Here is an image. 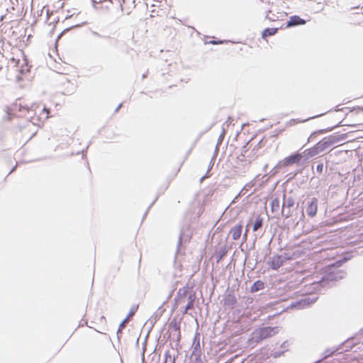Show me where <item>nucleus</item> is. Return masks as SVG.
I'll use <instances>...</instances> for the list:
<instances>
[{
    "label": "nucleus",
    "mask_w": 363,
    "mask_h": 363,
    "mask_svg": "<svg viewBox=\"0 0 363 363\" xmlns=\"http://www.w3.org/2000/svg\"><path fill=\"white\" fill-rule=\"evenodd\" d=\"M30 108L25 104L24 101L21 99H17L7 106L6 110V119L9 121L14 118L23 117L26 114L30 113Z\"/></svg>",
    "instance_id": "f257e3e1"
},
{
    "label": "nucleus",
    "mask_w": 363,
    "mask_h": 363,
    "mask_svg": "<svg viewBox=\"0 0 363 363\" xmlns=\"http://www.w3.org/2000/svg\"><path fill=\"white\" fill-rule=\"evenodd\" d=\"M30 108V112L28 113L30 118V121L36 126H40L49 118L50 109L45 107H40L36 106L35 108Z\"/></svg>",
    "instance_id": "f03ea898"
},
{
    "label": "nucleus",
    "mask_w": 363,
    "mask_h": 363,
    "mask_svg": "<svg viewBox=\"0 0 363 363\" xmlns=\"http://www.w3.org/2000/svg\"><path fill=\"white\" fill-rule=\"evenodd\" d=\"M36 127L30 120H27L24 123L18 125L19 133L21 137L30 139L37 133Z\"/></svg>",
    "instance_id": "7ed1b4c3"
},
{
    "label": "nucleus",
    "mask_w": 363,
    "mask_h": 363,
    "mask_svg": "<svg viewBox=\"0 0 363 363\" xmlns=\"http://www.w3.org/2000/svg\"><path fill=\"white\" fill-rule=\"evenodd\" d=\"M279 331L278 327H264L260 328L257 332L258 337L260 339H266L277 334Z\"/></svg>",
    "instance_id": "20e7f679"
},
{
    "label": "nucleus",
    "mask_w": 363,
    "mask_h": 363,
    "mask_svg": "<svg viewBox=\"0 0 363 363\" xmlns=\"http://www.w3.org/2000/svg\"><path fill=\"white\" fill-rule=\"evenodd\" d=\"M306 211L310 217H314L316 215L318 211V199L316 198H313L308 202Z\"/></svg>",
    "instance_id": "39448f33"
},
{
    "label": "nucleus",
    "mask_w": 363,
    "mask_h": 363,
    "mask_svg": "<svg viewBox=\"0 0 363 363\" xmlns=\"http://www.w3.org/2000/svg\"><path fill=\"white\" fill-rule=\"evenodd\" d=\"M284 263V259L281 255L273 256L271 260L268 262L269 265L272 269L277 270Z\"/></svg>",
    "instance_id": "423d86ee"
},
{
    "label": "nucleus",
    "mask_w": 363,
    "mask_h": 363,
    "mask_svg": "<svg viewBox=\"0 0 363 363\" xmlns=\"http://www.w3.org/2000/svg\"><path fill=\"white\" fill-rule=\"evenodd\" d=\"M306 23V21L300 18L298 16H292L290 17L289 21L287 22L286 28L303 25Z\"/></svg>",
    "instance_id": "0eeeda50"
},
{
    "label": "nucleus",
    "mask_w": 363,
    "mask_h": 363,
    "mask_svg": "<svg viewBox=\"0 0 363 363\" xmlns=\"http://www.w3.org/2000/svg\"><path fill=\"white\" fill-rule=\"evenodd\" d=\"M242 224L235 225L230 229V233L231 234L233 240H237L240 238L241 233H242Z\"/></svg>",
    "instance_id": "6e6552de"
},
{
    "label": "nucleus",
    "mask_w": 363,
    "mask_h": 363,
    "mask_svg": "<svg viewBox=\"0 0 363 363\" xmlns=\"http://www.w3.org/2000/svg\"><path fill=\"white\" fill-rule=\"evenodd\" d=\"M278 31L277 28H265L262 33V38H266L269 36L275 35Z\"/></svg>",
    "instance_id": "1a4fd4ad"
},
{
    "label": "nucleus",
    "mask_w": 363,
    "mask_h": 363,
    "mask_svg": "<svg viewBox=\"0 0 363 363\" xmlns=\"http://www.w3.org/2000/svg\"><path fill=\"white\" fill-rule=\"evenodd\" d=\"M263 219L260 215H258L256 218V220L253 224L252 230L254 232L257 231L262 226Z\"/></svg>",
    "instance_id": "9d476101"
},
{
    "label": "nucleus",
    "mask_w": 363,
    "mask_h": 363,
    "mask_svg": "<svg viewBox=\"0 0 363 363\" xmlns=\"http://www.w3.org/2000/svg\"><path fill=\"white\" fill-rule=\"evenodd\" d=\"M323 145L324 144H320V143H318L315 147L309 150L308 154L311 156L315 155L318 152L322 151L323 150Z\"/></svg>",
    "instance_id": "9b49d317"
},
{
    "label": "nucleus",
    "mask_w": 363,
    "mask_h": 363,
    "mask_svg": "<svg viewBox=\"0 0 363 363\" xmlns=\"http://www.w3.org/2000/svg\"><path fill=\"white\" fill-rule=\"evenodd\" d=\"M264 288V284L261 281H257L252 286V291H257Z\"/></svg>",
    "instance_id": "f8f14e48"
},
{
    "label": "nucleus",
    "mask_w": 363,
    "mask_h": 363,
    "mask_svg": "<svg viewBox=\"0 0 363 363\" xmlns=\"http://www.w3.org/2000/svg\"><path fill=\"white\" fill-rule=\"evenodd\" d=\"M194 298H193L192 296H190L189 297V303H187L186 306L185 307L184 313H186L189 310H191L194 308Z\"/></svg>",
    "instance_id": "ddd939ff"
},
{
    "label": "nucleus",
    "mask_w": 363,
    "mask_h": 363,
    "mask_svg": "<svg viewBox=\"0 0 363 363\" xmlns=\"http://www.w3.org/2000/svg\"><path fill=\"white\" fill-rule=\"evenodd\" d=\"M138 306H133L127 316V318L129 319L130 318H131L132 316L134 315V314L135 313V312L138 311Z\"/></svg>",
    "instance_id": "4468645a"
},
{
    "label": "nucleus",
    "mask_w": 363,
    "mask_h": 363,
    "mask_svg": "<svg viewBox=\"0 0 363 363\" xmlns=\"http://www.w3.org/2000/svg\"><path fill=\"white\" fill-rule=\"evenodd\" d=\"M316 170L319 173H322L323 170V164H319L317 165Z\"/></svg>",
    "instance_id": "2eb2a0df"
},
{
    "label": "nucleus",
    "mask_w": 363,
    "mask_h": 363,
    "mask_svg": "<svg viewBox=\"0 0 363 363\" xmlns=\"http://www.w3.org/2000/svg\"><path fill=\"white\" fill-rule=\"evenodd\" d=\"M321 133V131H320V132H315V133H312V134L310 135V137H309V140H313L315 138V136H316L318 133Z\"/></svg>",
    "instance_id": "dca6fc26"
},
{
    "label": "nucleus",
    "mask_w": 363,
    "mask_h": 363,
    "mask_svg": "<svg viewBox=\"0 0 363 363\" xmlns=\"http://www.w3.org/2000/svg\"><path fill=\"white\" fill-rule=\"evenodd\" d=\"M11 61L15 64V65H18L19 62V60H16L13 57L11 58Z\"/></svg>",
    "instance_id": "f3484780"
},
{
    "label": "nucleus",
    "mask_w": 363,
    "mask_h": 363,
    "mask_svg": "<svg viewBox=\"0 0 363 363\" xmlns=\"http://www.w3.org/2000/svg\"><path fill=\"white\" fill-rule=\"evenodd\" d=\"M248 227H249V223L246 226L245 232V234H244V238H245V240L247 238V233H248V230H249Z\"/></svg>",
    "instance_id": "a211bd4d"
},
{
    "label": "nucleus",
    "mask_w": 363,
    "mask_h": 363,
    "mask_svg": "<svg viewBox=\"0 0 363 363\" xmlns=\"http://www.w3.org/2000/svg\"><path fill=\"white\" fill-rule=\"evenodd\" d=\"M128 320V319L126 318L123 323L121 324L120 327L123 328L125 326V323Z\"/></svg>",
    "instance_id": "6ab92c4d"
},
{
    "label": "nucleus",
    "mask_w": 363,
    "mask_h": 363,
    "mask_svg": "<svg viewBox=\"0 0 363 363\" xmlns=\"http://www.w3.org/2000/svg\"><path fill=\"white\" fill-rule=\"evenodd\" d=\"M288 206H291L294 205V201L291 199L287 201Z\"/></svg>",
    "instance_id": "aec40b11"
},
{
    "label": "nucleus",
    "mask_w": 363,
    "mask_h": 363,
    "mask_svg": "<svg viewBox=\"0 0 363 363\" xmlns=\"http://www.w3.org/2000/svg\"><path fill=\"white\" fill-rule=\"evenodd\" d=\"M299 157H300V156L298 155H296L294 156V160H298Z\"/></svg>",
    "instance_id": "412c9836"
},
{
    "label": "nucleus",
    "mask_w": 363,
    "mask_h": 363,
    "mask_svg": "<svg viewBox=\"0 0 363 363\" xmlns=\"http://www.w3.org/2000/svg\"><path fill=\"white\" fill-rule=\"evenodd\" d=\"M106 2H109L111 4L113 3V1L111 0H108H108H104L103 3H106Z\"/></svg>",
    "instance_id": "4be33fe9"
}]
</instances>
